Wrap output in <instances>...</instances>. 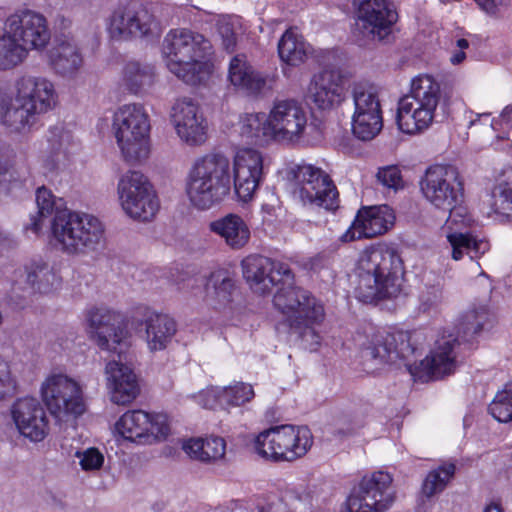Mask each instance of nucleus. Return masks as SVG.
<instances>
[{
    "instance_id": "obj_62",
    "label": "nucleus",
    "mask_w": 512,
    "mask_h": 512,
    "mask_svg": "<svg viewBox=\"0 0 512 512\" xmlns=\"http://www.w3.org/2000/svg\"><path fill=\"white\" fill-rule=\"evenodd\" d=\"M456 45L458 48H460L461 51H463L464 49L469 47V42L466 39L461 38L457 40Z\"/></svg>"
},
{
    "instance_id": "obj_25",
    "label": "nucleus",
    "mask_w": 512,
    "mask_h": 512,
    "mask_svg": "<svg viewBox=\"0 0 512 512\" xmlns=\"http://www.w3.org/2000/svg\"><path fill=\"white\" fill-rule=\"evenodd\" d=\"M395 222V214L388 205L360 209L351 227L342 236L344 241L373 238L387 232Z\"/></svg>"
},
{
    "instance_id": "obj_5",
    "label": "nucleus",
    "mask_w": 512,
    "mask_h": 512,
    "mask_svg": "<svg viewBox=\"0 0 512 512\" xmlns=\"http://www.w3.org/2000/svg\"><path fill=\"white\" fill-rule=\"evenodd\" d=\"M150 128L149 116L140 104L124 105L114 113V134L125 161H141L148 157Z\"/></svg>"
},
{
    "instance_id": "obj_11",
    "label": "nucleus",
    "mask_w": 512,
    "mask_h": 512,
    "mask_svg": "<svg viewBox=\"0 0 512 512\" xmlns=\"http://www.w3.org/2000/svg\"><path fill=\"white\" fill-rule=\"evenodd\" d=\"M288 175L295 181L294 198L303 205L324 207L334 210L338 207V191L330 176L310 164L292 167Z\"/></svg>"
},
{
    "instance_id": "obj_22",
    "label": "nucleus",
    "mask_w": 512,
    "mask_h": 512,
    "mask_svg": "<svg viewBox=\"0 0 512 512\" xmlns=\"http://www.w3.org/2000/svg\"><path fill=\"white\" fill-rule=\"evenodd\" d=\"M90 333L101 349L116 351L117 346H126L127 330L121 326L120 316L105 308H92L87 313Z\"/></svg>"
},
{
    "instance_id": "obj_23",
    "label": "nucleus",
    "mask_w": 512,
    "mask_h": 512,
    "mask_svg": "<svg viewBox=\"0 0 512 512\" xmlns=\"http://www.w3.org/2000/svg\"><path fill=\"white\" fill-rule=\"evenodd\" d=\"M13 421L25 438L42 441L48 434L49 421L40 401L34 397L18 399L11 409Z\"/></svg>"
},
{
    "instance_id": "obj_61",
    "label": "nucleus",
    "mask_w": 512,
    "mask_h": 512,
    "mask_svg": "<svg viewBox=\"0 0 512 512\" xmlns=\"http://www.w3.org/2000/svg\"><path fill=\"white\" fill-rule=\"evenodd\" d=\"M465 58H466L465 52L460 50V51L454 53L451 56L450 60H451L452 64L457 65V64L462 63Z\"/></svg>"
},
{
    "instance_id": "obj_33",
    "label": "nucleus",
    "mask_w": 512,
    "mask_h": 512,
    "mask_svg": "<svg viewBox=\"0 0 512 512\" xmlns=\"http://www.w3.org/2000/svg\"><path fill=\"white\" fill-rule=\"evenodd\" d=\"M133 0L119 1L106 19L107 31L114 40H133Z\"/></svg>"
},
{
    "instance_id": "obj_18",
    "label": "nucleus",
    "mask_w": 512,
    "mask_h": 512,
    "mask_svg": "<svg viewBox=\"0 0 512 512\" xmlns=\"http://www.w3.org/2000/svg\"><path fill=\"white\" fill-rule=\"evenodd\" d=\"M272 138L277 142H294L303 135L307 116L294 99L276 100L268 115Z\"/></svg>"
},
{
    "instance_id": "obj_21",
    "label": "nucleus",
    "mask_w": 512,
    "mask_h": 512,
    "mask_svg": "<svg viewBox=\"0 0 512 512\" xmlns=\"http://www.w3.org/2000/svg\"><path fill=\"white\" fill-rule=\"evenodd\" d=\"M343 90L341 71L325 68L311 78L305 100L312 108L330 110L342 101Z\"/></svg>"
},
{
    "instance_id": "obj_3",
    "label": "nucleus",
    "mask_w": 512,
    "mask_h": 512,
    "mask_svg": "<svg viewBox=\"0 0 512 512\" xmlns=\"http://www.w3.org/2000/svg\"><path fill=\"white\" fill-rule=\"evenodd\" d=\"M358 270L356 294L360 301L372 303L400 294L404 265L394 249L376 247L365 251L359 260Z\"/></svg>"
},
{
    "instance_id": "obj_49",
    "label": "nucleus",
    "mask_w": 512,
    "mask_h": 512,
    "mask_svg": "<svg viewBox=\"0 0 512 512\" xmlns=\"http://www.w3.org/2000/svg\"><path fill=\"white\" fill-rule=\"evenodd\" d=\"M442 300L443 292L439 284L425 285L418 295V310L423 313L434 311Z\"/></svg>"
},
{
    "instance_id": "obj_26",
    "label": "nucleus",
    "mask_w": 512,
    "mask_h": 512,
    "mask_svg": "<svg viewBox=\"0 0 512 512\" xmlns=\"http://www.w3.org/2000/svg\"><path fill=\"white\" fill-rule=\"evenodd\" d=\"M115 352L119 359L106 364L105 374L111 389V400L118 405H126L139 394V384L132 368L122 362V347Z\"/></svg>"
},
{
    "instance_id": "obj_60",
    "label": "nucleus",
    "mask_w": 512,
    "mask_h": 512,
    "mask_svg": "<svg viewBox=\"0 0 512 512\" xmlns=\"http://www.w3.org/2000/svg\"><path fill=\"white\" fill-rule=\"evenodd\" d=\"M502 121L512 125V104L504 108L501 113Z\"/></svg>"
},
{
    "instance_id": "obj_38",
    "label": "nucleus",
    "mask_w": 512,
    "mask_h": 512,
    "mask_svg": "<svg viewBox=\"0 0 512 512\" xmlns=\"http://www.w3.org/2000/svg\"><path fill=\"white\" fill-rule=\"evenodd\" d=\"M134 6V31L133 39H143L154 41L162 34V25L160 21L148 10L146 6L133 0Z\"/></svg>"
},
{
    "instance_id": "obj_44",
    "label": "nucleus",
    "mask_w": 512,
    "mask_h": 512,
    "mask_svg": "<svg viewBox=\"0 0 512 512\" xmlns=\"http://www.w3.org/2000/svg\"><path fill=\"white\" fill-rule=\"evenodd\" d=\"M455 470V465L450 463L430 471L422 484V493L427 498H431L435 494L442 492L451 478H453Z\"/></svg>"
},
{
    "instance_id": "obj_36",
    "label": "nucleus",
    "mask_w": 512,
    "mask_h": 512,
    "mask_svg": "<svg viewBox=\"0 0 512 512\" xmlns=\"http://www.w3.org/2000/svg\"><path fill=\"white\" fill-rule=\"evenodd\" d=\"M447 240L451 246V256L454 260L462 259L464 254L474 260L490 249V244L486 239H479L470 233H449Z\"/></svg>"
},
{
    "instance_id": "obj_16",
    "label": "nucleus",
    "mask_w": 512,
    "mask_h": 512,
    "mask_svg": "<svg viewBox=\"0 0 512 512\" xmlns=\"http://www.w3.org/2000/svg\"><path fill=\"white\" fill-rule=\"evenodd\" d=\"M115 429L126 440L149 444L166 439L170 433L166 414L152 415L143 410L124 413L116 422Z\"/></svg>"
},
{
    "instance_id": "obj_57",
    "label": "nucleus",
    "mask_w": 512,
    "mask_h": 512,
    "mask_svg": "<svg viewBox=\"0 0 512 512\" xmlns=\"http://www.w3.org/2000/svg\"><path fill=\"white\" fill-rule=\"evenodd\" d=\"M182 449L192 459L200 461V456L204 453V438H191L183 443Z\"/></svg>"
},
{
    "instance_id": "obj_52",
    "label": "nucleus",
    "mask_w": 512,
    "mask_h": 512,
    "mask_svg": "<svg viewBox=\"0 0 512 512\" xmlns=\"http://www.w3.org/2000/svg\"><path fill=\"white\" fill-rule=\"evenodd\" d=\"M216 28L223 48L228 52H233L236 48L237 36L231 18L225 15L219 16L216 21Z\"/></svg>"
},
{
    "instance_id": "obj_7",
    "label": "nucleus",
    "mask_w": 512,
    "mask_h": 512,
    "mask_svg": "<svg viewBox=\"0 0 512 512\" xmlns=\"http://www.w3.org/2000/svg\"><path fill=\"white\" fill-rule=\"evenodd\" d=\"M489 319V312L486 306L474 307L461 315L456 325L457 337L453 339H442L437 342V347L421 362L425 365L428 373L434 379L443 378L454 372L456 367L454 346L459 340L469 341L480 333Z\"/></svg>"
},
{
    "instance_id": "obj_24",
    "label": "nucleus",
    "mask_w": 512,
    "mask_h": 512,
    "mask_svg": "<svg viewBox=\"0 0 512 512\" xmlns=\"http://www.w3.org/2000/svg\"><path fill=\"white\" fill-rule=\"evenodd\" d=\"M171 118L178 136L187 144L197 146L206 141V123L192 98L177 99L172 106Z\"/></svg>"
},
{
    "instance_id": "obj_10",
    "label": "nucleus",
    "mask_w": 512,
    "mask_h": 512,
    "mask_svg": "<svg viewBox=\"0 0 512 512\" xmlns=\"http://www.w3.org/2000/svg\"><path fill=\"white\" fill-rule=\"evenodd\" d=\"M420 334L416 331H382L372 335L362 350V357L374 365L397 364L403 362L408 368L418 354L417 340Z\"/></svg>"
},
{
    "instance_id": "obj_35",
    "label": "nucleus",
    "mask_w": 512,
    "mask_h": 512,
    "mask_svg": "<svg viewBox=\"0 0 512 512\" xmlns=\"http://www.w3.org/2000/svg\"><path fill=\"white\" fill-rule=\"evenodd\" d=\"M155 80L154 67L139 61H128L122 71V81L126 89L140 94L150 88Z\"/></svg>"
},
{
    "instance_id": "obj_47",
    "label": "nucleus",
    "mask_w": 512,
    "mask_h": 512,
    "mask_svg": "<svg viewBox=\"0 0 512 512\" xmlns=\"http://www.w3.org/2000/svg\"><path fill=\"white\" fill-rule=\"evenodd\" d=\"M213 288L214 294L220 303L226 304L231 301L235 289L234 280L224 271L213 272L207 282V291Z\"/></svg>"
},
{
    "instance_id": "obj_63",
    "label": "nucleus",
    "mask_w": 512,
    "mask_h": 512,
    "mask_svg": "<svg viewBox=\"0 0 512 512\" xmlns=\"http://www.w3.org/2000/svg\"><path fill=\"white\" fill-rule=\"evenodd\" d=\"M483 512H502V510L498 505L492 503L488 505Z\"/></svg>"
},
{
    "instance_id": "obj_20",
    "label": "nucleus",
    "mask_w": 512,
    "mask_h": 512,
    "mask_svg": "<svg viewBox=\"0 0 512 512\" xmlns=\"http://www.w3.org/2000/svg\"><path fill=\"white\" fill-rule=\"evenodd\" d=\"M243 276L259 294L269 293L280 284L283 277L290 280L292 270L287 264L276 262L262 255H251L242 261Z\"/></svg>"
},
{
    "instance_id": "obj_27",
    "label": "nucleus",
    "mask_w": 512,
    "mask_h": 512,
    "mask_svg": "<svg viewBox=\"0 0 512 512\" xmlns=\"http://www.w3.org/2000/svg\"><path fill=\"white\" fill-rule=\"evenodd\" d=\"M18 102L26 103L37 114L50 110L56 99L54 85L42 77L23 76L17 82Z\"/></svg>"
},
{
    "instance_id": "obj_30",
    "label": "nucleus",
    "mask_w": 512,
    "mask_h": 512,
    "mask_svg": "<svg viewBox=\"0 0 512 512\" xmlns=\"http://www.w3.org/2000/svg\"><path fill=\"white\" fill-rule=\"evenodd\" d=\"M144 324L146 342L151 351L165 349L177 332L175 320L167 314L150 313Z\"/></svg>"
},
{
    "instance_id": "obj_42",
    "label": "nucleus",
    "mask_w": 512,
    "mask_h": 512,
    "mask_svg": "<svg viewBox=\"0 0 512 512\" xmlns=\"http://www.w3.org/2000/svg\"><path fill=\"white\" fill-rule=\"evenodd\" d=\"M408 98L402 97L398 102L397 124L399 129L406 134H415L427 129L431 123L423 122L424 119L418 114V109L410 104Z\"/></svg>"
},
{
    "instance_id": "obj_1",
    "label": "nucleus",
    "mask_w": 512,
    "mask_h": 512,
    "mask_svg": "<svg viewBox=\"0 0 512 512\" xmlns=\"http://www.w3.org/2000/svg\"><path fill=\"white\" fill-rule=\"evenodd\" d=\"M237 197L246 202L252 199L263 177V157L254 149H240L231 168L228 157L210 153L197 159L191 167L186 192L191 204L199 210H208L221 203L232 185Z\"/></svg>"
},
{
    "instance_id": "obj_19",
    "label": "nucleus",
    "mask_w": 512,
    "mask_h": 512,
    "mask_svg": "<svg viewBox=\"0 0 512 512\" xmlns=\"http://www.w3.org/2000/svg\"><path fill=\"white\" fill-rule=\"evenodd\" d=\"M5 23L20 45L29 50H41L49 43L51 34L45 17L32 10H19L6 18Z\"/></svg>"
},
{
    "instance_id": "obj_39",
    "label": "nucleus",
    "mask_w": 512,
    "mask_h": 512,
    "mask_svg": "<svg viewBox=\"0 0 512 512\" xmlns=\"http://www.w3.org/2000/svg\"><path fill=\"white\" fill-rule=\"evenodd\" d=\"M240 134L249 142L258 145L274 140L268 116L263 113L246 114L241 120Z\"/></svg>"
},
{
    "instance_id": "obj_37",
    "label": "nucleus",
    "mask_w": 512,
    "mask_h": 512,
    "mask_svg": "<svg viewBox=\"0 0 512 512\" xmlns=\"http://www.w3.org/2000/svg\"><path fill=\"white\" fill-rule=\"evenodd\" d=\"M27 57L25 48L20 45L12 31L4 22L0 27V70L6 71L20 65Z\"/></svg>"
},
{
    "instance_id": "obj_64",
    "label": "nucleus",
    "mask_w": 512,
    "mask_h": 512,
    "mask_svg": "<svg viewBox=\"0 0 512 512\" xmlns=\"http://www.w3.org/2000/svg\"><path fill=\"white\" fill-rule=\"evenodd\" d=\"M8 170H9V166H8L7 162H3L2 160H0V176L6 175Z\"/></svg>"
},
{
    "instance_id": "obj_34",
    "label": "nucleus",
    "mask_w": 512,
    "mask_h": 512,
    "mask_svg": "<svg viewBox=\"0 0 512 512\" xmlns=\"http://www.w3.org/2000/svg\"><path fill=\"white\" fill-rule=\"evenodd\" d=\"M310 46L292 28L285 31L278 42V54L282 62L289 66H299L306 61Z\"/></svg>"
},
{
    "instance_id": "obj_2",
    "label": "nucleus",
    "mask_w": 512,
    "mask_h": 512,
    "mask_svg": "<svg viewBox=\"0 0 512 512\" xmlns=\"http://www.w3.org/2000/svg\"><path fill=\"white\" fill-rule=\"evenodd\" d=\"M37 216L31 217L27 229L37 234L44 220L53 215L51 230L54 238L67 253L94 251L104 239V227L100 220L90 214H79L65 208L62 198H56L46 187L36 191Z\"/></svg>"
},
{
    "instance_id": "obj_55",
    "label": "nucleus",
    "mask_w": 512,
    "mask_h": 512,
    "mask_svg": "<svg viewBox=\"0 0 512 512\" xmlns=\"http://www.w3.org/2000/svg\"><path fill=\"white\" fill-rule=\"evenodd\" d=\"M376 177L384 187L394 190L403 187L401 171L397 165H389L379 168Z\"/></svg>"
},
{
    "instance_id": "obj_56",
    "label": "nucleus",
    "mask_w": 512,
    "mask_h": 512,
    "mask_svg": "<svg viewBox=\"0 0 512 512\" xmlns=\"http://www.w3.org/2000/svg\"><path fill=\"white\" fill-rule=\"evenodd\" d=\"M76 457L80 459V466L85 471L98 470L104 462V456L97 448H88L83 452L77 451Z\"/></svg>"
},
{
    "instance_id": "obj_9",
    "label": "nucleus",
    "mask_w": 512,
    "mask_h": 512,
    "mask_svg": "<svg viewBox=\"0 0 512 512\" xmlns=\"http://www.w3.org/2000/svg\"><path fill=\"white\" fill-rule=\"evenodd\" d=\"M424 197L436 208L449 213L448 221L461 215L464 200L463 182L458 169L453 165L430 166L420 181Z\"/></svg>"
},
{
    "instance_id": "obj_14",
    "label": "nucleus",
    "mask_w": 512,
    "mask_h": 512,
    "mask_svg": "<svg viewBox=\"0 0 512 512\" xmlns=\"http://www.w3.org/2000/svg\"><path fill=\"white\" fill-rule=\"evenodd\" d=\"M391 476L377 471L364 476L346 500L348 512H385L394 501Z\"/></svg>"
},
{
    "instance_id": "obj_31",
    "label": "nucleus",
    "mask_w": 512,
    "mask_h": 512,
    "mask_svg": "<svg viewBox=\"0 0 512 512\" xmlns=\"http://www.w3.org/2000/svg\"><path fill=\"white\" fill-rule=\"evenodd\" d=\"M49 63L57 74L74 76L83 64L77 45L71 40H59L49 51Z\"/></svg>"
},
{
    "instance_id": "obj_17",
    "label": "nucleus",
    "mask_w": 512,
    "mask_h": 512,
    "mask_svg": "<svg viewBox=\"0 0 512 512\" xmlns=\"http://www.w3.org/2000/svg\"><path fill=\"white\" fill-rule=\"evenodd\" d=\"M43 400L50 413L81 415L85 408L80 386L64 375L49 377L41 388Z\"/></svg>"
},
{
    "instance_id": "obj_53",
    "label": "nucleus",
    "mask_w": 512,
    "mask_h": 512,
    "mask_svg": "<svg viewBox=\"0 0 512 512\" xmlns=\"http://www.w3.org/2000/svg\"><path fill=\"white\" fill-rule=\"evenodd\" d=\"M226 452V442L218 436L204 438V453L200 456V461L210 463L222 459Z\"/></svg>"
},
{
    "instance_id": "obj_59",
    "label": "nucleus",
    "mask_w": 512,
    "mask_h": 512,
    "mask_svg": "<svg viewBox=\"0 0 512 512\" xmlns=\"http://www.w3.org/2000/svg\"><path fill=\"white\" fill-rule=\"evenodd\" d=\"M331 264V257L327 254H318L311 259V268L318 270L323 267H327Z\"/></svg>"
},
{
    "instance_id": "obj_15",
    "label": "nucleus",
    "mask_w": 512,
    "mask_h": 512,
    "mask_svg": "<svg viewBox=\"0 0 512 512\" xmlns=\"http://www.w3.org/2000/svg\"><path fill=\"white\" fill-rule=\"evenodd\" d=\"M280 283L282 287L274 295L273 303L286 316L290 327H301L303 317L309 321L324 319L323 306L308 291L294 286L293 273L290 280L283 277Z\"/></svg>"
},
{
    "instance_id": "obj_48",
    "label": "nucleus",
    "mask_w": 512,
    "mask_h": 512,
    "mask_svg": "<svg viewBox=\"0 0 512 512\" xmlns=\"http://www.w3.org/2000/svg\"><path fill=\"white\" fill-rule=\"evenodd\" d=\"M224 400L226 409L230 406H241L250 402L254 397V390L250 384L238 382L224 387Z\"/></svg>"
},
{
    "instance_id": "obj_6",
    "label": "nucleus",
    "mask_w": 512,
    "mask_h": 512,
    "mask_svg": "<svg viewBox=\"0 0 512 512\" xmlns=\"http://www.w3.org/2000/svg\"><path fill=\"white\" fill-rule=\"evenodd\" d=\"M355 23L353 36L357 44L367 47L372 44L390 43L398 14L388 0H354Z\"/></svg>"
},
{
    "instance_id": "obj_13",
    "label": "nucleus",
    "mask_w": 512,
    "mask_h": 512,
    "mask_svg": "<svg viewBox=\"0 0 512 512\" xmlns=\"http://www.w3.org/2000/svg\"><path fill=\"white\" fill-rule=\"evenodd\" d=\"M354 114L352 132L356 138L369 141L375 138L383 127L379 88L368 82L353 86Z\"/></svg>"
},
{
    "instance_id": "obj_28",
    "label": "nucleus",
    "mask_w": 512,
    "mask_h": 512,
    "mask_svg": "<svg viewBox=\"0 0 512 512\" xmlns=\"http://www.w3.org/2000/svg\"><path fill=\"white\" fill-rule=\"evenodd\" d=\"M408 98L417 109L418 114L431 124L435 117V111L441 99V87L432 76L418 75L411 81L410 92L403 96Z\"/></svg>"
},
{
    "instance_id": "obj_12",
    "label": "nucleus",
    "mask_w": 512,
    "mask_h": 512,
    "mask_svg": "<svg viewBox=\"0 0 512 512\" xmlns=\"http://www.w3.org/2000/svg\"><path fill=\"white\" fill-rule=\"evenodd\" d=\"M118 194L123 210L134 220L151 221L159 209L152 185L139 171H128L120 178Z\"/></svg>"
},
{
    "instance_id": "obj_40",
    "label": "nucleus",
    "mask_w": 512,
    "mask_h": 512,
    "mask_svg": "<svg viewBox=\"0 0 512 512\" xmlns=\"http://www.w3.org/2000/svg\"><path fill=\"white\" fill-rule=\"evenodd\" d=\"M38 115L33 109H29L26 103L18 102L16 97L2 113L1 122L12 132H22L36 123Z\"/></svg>"
},
{
    "instance_id": "obj_51",
    "label": "nucleus",
    "mask_w": 512,
    "mask_h": 512,
    "mask_svg": "<svg viewBox=\"0 0 512 512\" xmlns=\"http://www.w3.org/2000/svg\"><path fill=\"white\" fill-rule=\"evenodd\" d=\"M322 321L323 320L309 321L307 317H303L302 323L300 324L301 327H291L296 333L299 334L303 343H305V348L311 351L316 350L320 345L321 337L317 333L315 325L320 324Z\"/></svg>"
},
{
    "instance_id": "obj_29",
    "label": "nucleus",
    "mask_w": 512,
    "mask_h": 512,
    "mask_svg": "<svg viewBox=\"0 0 512 512\" xmlns=\"http://www.w3.org/2000/svg\"><path fill=\"white\" fill-rule=\"evenodd\" d=\"M209 230L219 236L232 250H240L245 247L251 237L246 221L234 213H229L210 222Z\"/></svg>"
},
{
    "instance_id": "obj_8",
    "label": "nucleus",
    "mask_w": 512,
    "mask_h": 512,
    "mask_svg": "<svg viewBox=\"0 0 512 512\" xmlns=\"http://www.w3.org/2000/svg\"><path fill=\"white\" fill-rule=\"evenodd\" d=\"M312 445L306 426L282 425L259 433L254 440L256 453L273 462L294 461L304 456Z\"/></svg>"
},
{
    "instance_id": "obj_46",
    "label": "nucleus",
    "mask_w": 512,
    "mask_h": 512,
    "mask_svg": "<svg viewBox=\"0 0 512 512\" xmlns=\"http://www.w3.org/2000/svg\"><path fill=\"white\" fill-rule=\"evenodd\" d=\"M488 411L501 423L512 420V382L507 383L501 391L497 392Z\"/></svg>"
},
{
    "instance_id": "obj_58",
    "label": "nucleus",
    "mask_w": 512,
    "mask_h": 512,
    "mask_svg": "<svg viewBox=\"0 0 512 512\" xmlns=\"http://www.w3.org/2000/svg\"><path fill=\"white\" fill-rule=\"evenodd\" d=\"M487 14L494 15L500 7L509 5L510 0H474Z\"/></svg>"
},
{
    "instance_id": "obj_45",
    "label": "nucleus",
    "mask_w": 512,
    "mask_h": 512,
    "mask_svg": "<svg viewBox=\"0 0 512 512\" xmlns=\"http://www.w3.org/2000/svg\"><path fill=\"white\" fill-rule=\"evenodd\" d=\"M69 140L68 133L63 132L59 128L51 131V136L48 139L50 154L45 159V166L50 170H58L66 161L65 145Z\"/></svg>"
},
{
    "instance_id": "obj_32",
    "label": "nucleus",
    "mask_w": 512,
    "mask_h": 512,
    "mask_svg": "<svg viewBox=\"0 0 512 512\" xmlns=\"http://www.w3.org/2000/svg\"><path fill=\"white\" fill-rule=\"evenodd\" d=\"M228 78L234 86L248 94L260 92L266 84L265 78L254 70L244 55H236L231 59Z\"/></svg>"
},
{
    "instance_id": "obj_41",
    "label": "nucleus",
    "mask_w": 512,
    "mask_h": 512,
    "mask_svg": "<svg viewBox=\"0 0 512 512\" xmlns=\"http://www.w3.org/2000/svg\"><path fill=\"white\" fill-rule=\"evenodd\" d=\"M492 206L496 213H512V166L503 169L492 190Z\"/></svg>"
},
{
    "instance_id": "obj_54",
    "label": "nucleus",
    "mask_w": 512,
    "mask_h": 512,
    "mask_svg": "<svg viewBox=\"0 0 512 512\" xmlns=\"http://www.w3.org/2000/svg\"><path fill=\"white\" fill-rule=\"evenodd\" d=\"M224 392V387H209L199 393L198 401L207 409H216L217 407L226 409Z\"/></svg>"
},
{
    "instance_id": "obj_4",
    "label": "nucleus",
    "mask_w": 512,
    "mask_h": 512,
    "mask_svg": "<svg viewBox=\"0 0 512 512\" xmlns=\"http://www.w3.org/2000/svg\"><path fill=\"white\" fill-rule=\"evenodd\" d=\"M162 53L168 70L184 83L195 86L205 80L204 59L212 53V44L193 30L172 29L164 37Z\"/></svg>"
},
{
    "instance_id": "obj_50",
    "label": "nucleus",
    "mask_w": 512,
    "mask_h": 512,
    "mask_svg": "<svg viewBox=\"0 0 512 512\" xmlns=\"http://www.w3.org/2000/svg\"><path fill=\"white\" fill-rule=\"evenodd\" d=\"M288 496L295 511L311 512L315 500V490L312 487L292 489Z\"/></svg>"
},
{
    "instance_id": "obj_43",
    "label": "nucleus",
    "mask_w": 512,
    "mask_h": 512,
    "mask_svg": "<svg viewBox=\"0 0 512 512\" xmlns=\"http://www.w3.org/2000/svg\"><path fill=\"white\" fill-rule=\"evenodd\" d=\"M26 284L32 291L48 293L56 281L55 273L46 263H31L25 267Z\"/></svg>"
}]
</instances>
